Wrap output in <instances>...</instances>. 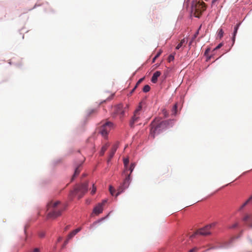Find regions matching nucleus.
Returning a JSON list of instances; mask_svg holds the SVG:
<instances>
[{
	"label": "nucleus",
	"mask_w": 252,
	"mask_h": 252,
	"mask_svg": "<svg viewBox=\"0 0 252 252\" xmlns=\"http://www.w3.org/2000/svg\"><path fill=\"white\" fill-rule=\"evenodd\" d=\"M65 207L59 201H51L47 205V219H55L62 215Z\"/></svg>",
	"instance_id": "1"
},
{
	"label": "nucleus",
	"mask_w": 252,
	"mask_h": 252,
	"mask_svg": "<svg viewBox=\"0 0 252 252\" xmlns=\"http://www.w3.org/2000/svg\"><path fill=\"white\" fill-rule=\"evenodd\" d=\"M169 125H171V126L173 125V120H168L160 121L159 118L155 119L151 124L150 135L154 138L157 133H159L160 131L167 128Z\"/></svg>",
	"instance_id": "2"
},
{
	"label": "nucleus",
	"mask_w": 252,
	"mask_h": 252,
	"mask_svg": "<svg viewBox=\"0 0 252 252\" xmlns=\"http://www.w3.org/2000/svg\"><path fill=\"white\" fill-rule=\"evenodd\" d=\"M206 9L205 3L200 0H195L192 2L191 12L196 17H199L202 12Z\"/></svg>",
	"instance_id": "3"
},
{
	"label": "nucleus",
	"mask_w": 252,
	"mask_h": 252,
	"mask_svg": "<svg viewBox=\"0 0 252 252\" xmlns=\"http://www.w3.org/2000/svg\"><path fill=\"white\" fill-rule=\"evenodd\" d=\"M88 184L87 183L82 184L80 185L75 187L74 190L72 192L73 195H78V198H81L88 190Z\"/></svg>",
	"instance_id": "4"
},
{
	"label": "nucleus",
	"mask_w": 252,
	"mask_h": 252,
	"mask_svg": "<svg viewBox=\"0 0 252 252\" xmlns=\"http://www.w3.org/2000/svg\"><path fill=\"white\" fill-rule=\"evenodd\" d=\"M100 127L99 128V132L103 137H106L108 132L113 127V124L110 122H101Z\"/></svg>",
	"instance_id": "5"
},
{
	"label": "nucleus",
	"mask_w": 252,
	"mask_h": 252,
	"mask_svg": "<svg viewBox=\"0 0 252 252\" xmlns=\"http://www.w3.org/2000/svg\"><path fill=\"white\" fill-rule=\"evenodd\" d=\"M216 223L213 222L211 224L206 225L205 227L199 229L196 231L195 234H200L201 235L206 236L211 234V229L214 227Z\"/></svg>",
	"instance_id": "6"
},
{
	"label": "nucleus",
	"mask_w": 252,
	"mask_h": 252,
	"mask_svg": "<svg viewBox=\"0 0 252 252\" xmlns=\"http://www.w3.org/2000/svg\"><path fill=\"white\" fill-rule=\"evenodd\" d=\"M141 109L142 106L140 104L138 108L135 110L133 116L130 121L129 125L131 127H133L134 124L139 122L140 118Z\"/></svg>",
	"instance_id": "7"
},
{
	"label": "nucleus",
	"mask_w": 252,
	"mask_h": 252,
	"mask_svg": "<svg viewBox=\"0 0 252 252\" xmlns=\"http://www.w3.org/2000/svg\"><path fill=\"white\" fill-rule=\"evenodd\" d=\"M130 183V174L128 175L124 180L122 185L120 187L118 190V192L116 194V196H118L121 192H122L126 189L128 188Z\"/></svg>",
	"instance_id": "8"
},
{
	"label": "nucleus",
	"mask_w": 252,
	"mask_h": 252,
	"mask_svg": "<svg viewBox=\"0 0 252 252\" xmlns=\"http://www.w3.org/2000/svg\"><path fill=\"white\" fill-rule=\"evenodd\" d=\"M125 109L123 108L122 104H119L114 107V112L115 114L120 115V117L121 118L124 115Z\"/></svg>",
	"instance_id": "9"
},
{
	"label": "nucleus",
	"mask_w": 252,
	"mask_h": 252,
	"mask_svg": "<svg viewBox=\"0 0 252 252\" xmlns=\"http://www.w3.org/2000/svg\"><path fill=\"white\" fill-rule=\"evenodd\" d=\"M106 202V200H104L102 201L101 203H99L94 208V213L96 215H98L99 214L102 213L103 210L102 206L105 204Z\"/></svg>",
	"instance_id": "10"
},
{
	"label": "nucleus",
	"mask_w": 252,
	"mask_h": 252,
	"mask_svg": "<svg viewBox=\"0 0 252 252\" xmlns=\"http://www.w3.org/2000/svg\"><path fill=\"white\" fill-rule=\"evenodd\" d=\"M118 147V144H116L114 145H113V147L112 148L111 151L109 156V158L108 159V162L110 161L111 158L113 157L115 152H116V151L117 150Z\"/></svg>",
	"instance_id": "11"
},
{
	"label": "nucleus",
	"mask_w": 252,
	"mask_h": 252,
	"mask_svg": "<svg viewBox=\"0 0 252 252\" xmlns=\"http://www.w3.org/2000/svg\"><path fill=\"white\" fill-rule=\"evenodd\" d=\"M160 75H161V72L160 71H157L156 72H155L154 73V74L152 77V79H151L152 82L153 83H157V82L158 81V78Z\"/></svg>",
	"instance_id": "12"
},
{
	"label": "nucleus",
	"mask_w": 252,
	"mask_h": 252,
	"mask_svg": "<svg viewBox=\"0 0 252 252\" xmlns=\"http://www.w3.org/2000/svg\"><path fill=\"white\" fill-rule=\"evenodd\" d=\"M83 163V161H82L79 165H78L77 166V167L75 168V171H74V173L71 178V180L72 181L75 178V177L78 175L80 172V170L79 169V168H80V166L82 165Z\"/></svg>",
	"instance_id": "13"
},
{
	"label": "nucleus",
	"mask_w": 252,
	"mask_h": 252,
	"mask_svg": "<svg viewBox=\"0 0 252 252\" xmlns=\"http://www.w3.org/2000/svg\"><path fill=\"white\" fill-rule=\"evenodd\" d=\"M81 230V228H78L75 230L71 232L68 235L67 238L68 239H71L74 236H75L78 232Z\"/></svg>",
	"instance_id": "14"
},
{
	"label": "nucleus",
	"mask_w": 252,
	"mask_h": 252,
	"mask_svg": "<svg viewBox=\"0 0 252 252\" xmlns=\"http://www.w3.org/2000/svg\"><path fill=\"white\" fill-rule=\"evenodd\" d=\"M252 201V195L240 207L239 211H241L243 208Z\"/></svg>",
	"instance_id": "15"
},
{
	"label": "nucleus",
	"mask_w": 252,
	"mask_h": 252,
	"mask_svg": "<svg viewBox=\"0 0 252 252\" xmlns=\"http://www.w3.org/2000/svg\"><path fill=\"white\" fill-rule=\"evenodd\" d=\"M240 23H238L237 24L235 27H234V32H233V37H232V41H233V43L234 44V42H235V37H236V34H237V31L238 30V28H239V27L240 26Z\"/></svg>",
	"instance_id": "16"
},
{
	"label": "nucleus",
	"mask_w": 252,
	"mask_h": 252,
	"mask_svg": "<svg viewBox=\"0 0 252 252\" xmlns=\"http://www.w3.org/2000/svg\"><path fill=\"white\" fill-rule=\"evenodd\" d=\"M108 146L109 145L106 144L101 148V151L100 152V156H103L104 155L105 152L106 151Z\"/></svg>",
	"instance_id": "17"
},
{
	"label": "nucleus",
	"mask_w": 252,
	"mask_h": 252,
	"mask_svg": "<svg viewBox=\"0 0 252 252\" xmlns=\"http://www.w3.org/2000/svg\"><path fill=\"white\" fill-rule=\"evenodd\" d=\"M223 35V31L222 29H219L218 32V37L221 38Z\"/></svg>",
	"instance_id": "18"
},
{
	"label": "nucleus",
	"mask_w": 252,
	"mask_h": 252,
	"mask_svg": "<svg viewBox=\"0 0 252 252\" xmlns=\"http://www.w3.org/2000/svg\"><path fill=\"white\" fill-rule=\"evenodd\" d=\"M135 164L134 163H131L130 167L127 169L130 171L129 174H130L132 172V171L135 167ZM126 168L127 169V168Z\"/></svg>",
	"instance_id": "19"
},
{
	"label": "nucleus",
	"mask_w": 252,
	"mask_h": 252,
	"mask_svg": "<svg viewBox=\"0 0 252 252\" xmlns=\"http://www.w3.org/2000/svg\"><path fill=\"white\" fill-rule=\"evenodd\" d=\"M150 89H151V88H150V86L148 85H146L144 87V88L143 89V91L145 93H147L150 91Z\"/></svg>",
	"instance_id": "20"
},
{
	"label": "nucleus",
	"mask_w": 252,
	"mask_h": 252,
	"mask_svg": "<svg viewBox=\"0 0 252 252\" xmlns=\"http://www.w3.org/2000/svg\"><path fill=\"white\" fill-rule=\"evenodd\" d=\"M177 104H175L174 105L173 109H172V114L173 115H176V114H177Z\"/></svg>",
	"instance_id": "21"
},
{
	"label": "nucleus",
	"mask_w": 252,
	"mask_h": 252,
	"mask_svg": "<svg viewBox=\"0 0 252 252\" xmlns=\"http://www.w3.org/2000/svg\"><path fill=\"white\" fill-rule=\"evenodd\" d=\"M144 80V77L140 79L138 81V82L136 83V85L135 86V88H136L138 86V85L143 82V81Z\"/></svg>",
	"instance_id": "22"
},
{
	"label": "nucleus",
	"mask_w": 252,
	"mask_h": 252,
	"mask_svg": "<svg viewBox=\"0 0 252 252\" xmlns=\"http://www.w3.org/2000/svg\"><path fill=\"white\" fill-rule=\"evenodd\" d=\"M109 191H110V193L112 195H114V193L115 192V189H114V188L112 186H109Z\"/></svg>",
	"instance_id": "23"
},
{
	"label": "nucleus",
	"mask_w": 252,
	"mask_h": 252,
	"mask_svg": "<svg viewBox=\"0 0 252 252\" xmlns=\"http://www.w3.org/2000/svg\"><path fill=\"white\" fill-rule=\"evenodd\" d=\"M128 162H129V160L128 158H125L124 159V163L125 168H127Z\"/></svg>",
	"instance_id": "24"
},
{
	"label": "nucleus",
	"mask_w": 252,
	"mask_h": 252,
	"mask_svg": "<svg viewBox=\"0 0 252 252\" xmlns=\"http://www.w3.org/2000/svg\"><path fill=\"white\" fill-rule=\"evenodd\" d=\"M162 114H163V115H164V116L165 117H168V112H167V110H166V109H163L162 110Z\"/></svg>",
	"instance_id": "25"
},
{
	"label": "nucleus",
	"mask_w": 252,
	"mask_h": 252,
	"mask_svg": "<svg viewBox=\"0 0 252 252\" xmlns=\"http://www.w3.org/2000/svg\"><path fill=\"white\" fill-rule=\"evenodd\" d=\"M250 218V216L248 214H247L244 217L243 220L245 221H247Z\"/></svg>",
	"instance_id": "26"
},
{
	"label": "nucleus",
	"mask_w": 252,
	"mask_h": 252,
	"mask_svg": "<svg viewBox=\"0 0 252 252\" xmlns=\"http://www.w3.org/2000/svg\"><path fill=\"white\" fill-rule=\"evenodd\" d=\"M201 26H200L198 29V30L197 31V32H196V33L194 34V36H193V39H195L197 35L199 33V30L201 29Z\"/></svg>",
	"instance_id": "27"
},
{
	"label": "nucleus",
	"mask_w": 252,
	"mask_h": 252,
	"mask_svg": "<svg viewBox=\"0 0 252 252\" xmlns=\"http://www.w3.org/2000/svg\"><path fill=\"white\" fill-rule=\"evenodd\" d=\"M160 54H161V52H159L158 53H157V54L156 55V56L153 59V62H155L156 59L158 58L160 56Z\"/></svg>",
	"instance_id": "28"
},
{
	"label": "nucleus",
	"mask_w": 252,
	"mask_h": 252,
	"mask_svg": "<svg viewBox=\"0 0 252 252\" xmlns=\"http://www.w3.org/2000/svg\"><path fill=\"white\" fill-rule=\"evenodd\" d=\"M96 190V187L94 186V185H93V189L91 191V193L92 194H94L95 193Z\"/></svg>",
	"instance_id": "29"
},
{
	"label": "nucleus",
	"mask_w": 252,
	"mask_h": 252,
	"mask_svg": "<svg viewBox=\"0 0 252 252\" xmlns=\"http://www.w3.org/2000/svg\"><path fill=\"white\" fill-rule=\"evenodd\" d=\"M198 250V248L197 247H194L191 250H190L189 252H196Z\"/></svg>",
	"instance_id": "30"
},
{
	"label": "nucleus",
	"mask_w": 252,
	"mask_h": 252,
	"mask_svg": "<svg viewBox=\"0 0 252 252\" xmlns=\"http://www.w3.org/2000/svg\"><path fill=\"white\" fill-rule=\"evenodd\" d=\"M174 59V57L173 55H170L168 57V61H169V62H171V61H173Z\"/></svg>",
	"instance_id": "31"
},
{
	"label": "nucleus",
	"mask_w": 252,
	"mask_h": 252,
	"mask_svg": "<svg viewBox=\"0 0 252 252\" xmlns=\"http://www.w3.org/2000/svg\"><path fill=\"white\" fill-rule=\"evenodd\" d=\"M223 46V44L222 43H220L215 48L214 50H218L221 48Z\"/></svg>",
	"instance_id": "32"
},
{
	"label": "nucleus",
	"mask_w": 252,
	"mask_h": 252,
	"mask_svg": "<svg viewBox=\"0 0 252 252\" xmlns=\"http://www.w3.org/2000/svg\"><path fill=\"white\" fill-rule=\"evenodd\" d=\"M183 46L182 44H181L180 42L177 45V46L176 47V49L178 50L182 46Z\"/></svg>",
	"instance_id": "33"
},
{
	"label": "nucleus",
	"mask_w": 252,
	"mask_h": 252,
	"mask_svg": "<svg viewBox=\"0 0 252 252\" xmlns=\"http://www.w3.org/2000/svg\"><path fill=\"white\" fill-rule=\"evenodd\" d=\"M95 111L96 110L95 109H92L89 111L88 114L89 115H91L92 114L95 113Z\"/></svg>",
	"instance_id": "34"
},
{
	"label": "nucleus",
	"mask_w": 252,
	"mask_h": 252,
	"mask_svg": "<svg viewBox=\"0 0 252 252\" xmlns=\"http://www.w3.org/2000/svg\"><path fill=\"white\" fill-rule=\"evenodd\" d=\"M39 236L40 237L42 238L45 236V233L43 232L39 233Z\"/></svg>",
	"instance_id": "35"
},
{
	"label": "nucleus",
	"mask_w": 252,
	"mask_h": 252,
	"mask_svg": "<svg viewBox=\"0 0 252 252\" xmlns=\"http://www.w3.org/2000/svg\"><path fill=\"white\" fill-rule=\"evenodd\" d=\"M69 239H68V238L64 241V244L63 245V248H64L65 245L68 243V240Z\"/></svg>",
	"instance_id": "36"
},
{
	"label": "nucleus",
	"mask_w": 252,
	"mask_h": 252,
	"mask_svg": "<svg viewBox=\"0 0 252 252\" xmlns=\"http://www.w3.org/2000/svg\"><path fill=\"white\" fill-rule=\"evenodd\" d=\"M238 226V223H235V224H233L230 227L231 228H234Z\"/></svg>",
	"instance_id": "37"
},
{
	"label": "nucleus",
	"mask_w": 252,
	"mask_h": 252,
	"mask_svg": "<svg viewBox=\"0 0 252 252\" xmlns=\"http://www.w3.org/2000/svg\"><path fill=\"white\" fill-rule=\"evenodd\" d=\"M32 252H40V249L39 248H35L33 250Z\"/></svg>",
	"instance_id": "38"
},
{
	"label": "nucleus",
	"mask_w": 252,
	"mask_h": 252,
	"mask_svg": "<svg viewBox=\"0 0 252 252\" xmlns=\"http://www.w3.org/2000/svg\"><path fill=\"white\" fill-rule=\"evenodd\" d=\"M185 42H186V40H185V39L184 38V39H182V40H181L180 43H181V44H182V45H183V44H184V43H185Z\"/></svg>",
	"instance_id": "39"
},
{
	"label": "nucleus",
	"mask_w": 252,
	"mask_h": 252,
	"mask_svg": "<svg viewBox=\"0 0 252 252\" xmlns=\"http://www.w3.org/2000/svg\"><path fill=\"white\" fill-rule=\"evenodd\" d=\"M136 89V88H135V87H134V88L132 90V91H131L130 92V94H132L134 91V90Z\"/></svg>",
	"instance_id": "40"
},
{
	"label": "nucleus",
	"mask_w": 252,
	"mask_h": 252,
	"mask_svg": "<svg viewBox=\"0 0 252 252\" xmlns=\"http://www.w3.org/2000/svg\"><path fill=\"white\" fill-rule=\"evenodd\" d=\"M62 239V238L61 237L59 238V239H58V242H60V241H61Z\"/></svg>",
	"instance_id": "41"
},
{
	"label": "nucleus",
	"mask_w": 252,
	"mask_h": 252,
	"mask_svg": "<svg viewBox=\"0 0 252 252\" xmlns=\"http://www.w3.org/2000/svg\"><path fill=\"white\" fill-rule=\"evenodd\" d=\"M249 226H250L251 227H252V222L249 224Z\"/></svg>",
	"instance_id": "42"
},
{
	"label": "nucleus",
	"mask_w": 252,
	"mask_h": 252,
	"mask_svg": "<svg viewBox=\"0 0 252 252\" xmlns=\"http://www.w3.org/2000/svg\"><path fill=\"white\" fill-rule=\"evenodd\" d=\"M68 226H67L66 227V228H65V230H67V229H68Z\"/></svg>",
	"instance_id": "43"
},
{
	"label": "nucleus",
	"mask_w": 252,
	"mask_h": 252,
	"mask_svg": "<svg viewBox=\"0 0 252 252\" xmlns=\"http://www.w3.org/2000/svg\"><path fill=\"white\" fill-rule=\"evenodd\" d=\"M31 252V251H28V252Z\"/></svg>",
	"instance_id": "44"
}]
</instances>
